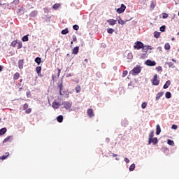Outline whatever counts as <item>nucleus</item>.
<instances>
[{"mask_svg":"<svg viewBox=\"0 0 179 179\" xmlns=\"http://www.w3.org/2000/svg\"><path fill=\"white\" fill-rule=\"evenodd\" d=\"M19 2V0H14L11 3H14V5H18Z\"/></svg>","mask_w":179,"mask_h":179,"instance_id":"49","label":"nucleus"},{"mask_svg":"<svg viewBox=\"0 0 179 179\" xmlns=\"http://www.w3.org/2000/svg\"><path fill=\"white\" fill-rule=\"evenodd\" d=\"M127 75H128V71H123V74H122L123 78H125V76H127Z\"/></svg>","mask_w":179,"mask_h":179,"instance_id":"48","label":"nucleus"},{"mask_svg":"<svg viewBox=\"0 0 179 179\" xmlns=\"http://www.w3.org/2000/svg\"><path fill=\"white\" fill-rule=\"evenodd\" d=\"M167 64L169 65V68H176V66H174V64H173L171 62H168Z\"/></svg>","mask_w":179,"mask_h":179,"instance_id":"35","label":"nucleus"},{"mask_svg":"<svg viewBox=\"0 0 179 179\" xmlns=\"http://www.w3.org/2000/svg\"><path fill=\"white\" fill-rule=\"evenodd\" d=\"M170 85H171V81L167 80L166 83L164 85V89H169Z\"/></svg>","mask_w":179,"mask_h":179,"instance_id":"15","label":"nucleus"},{"mask_svg":"<svg viewBox=\"0 0 179 179\" xmlns=\"http://www.w3.org/2000/svg\"><path fill=\"white\" fill-rule=\"evenodd\" d=\"M129 171H134L135 170V164H132L129 168Z\"/></svg>","mask_w":179,"mask_h":179,"instance_id":"30","label":"nucleus"},{"mask_svg":"<svg viewBox=\"0 0 179 179\" xmlns=\"http://www.w3.org/2000/svg\"><path fill=\"white\" fill-rule=\"evenodd\" d=\"M117 20L118 22V24H122V26H123V24H124V20H122L121 19V17H119V19L118 18L117 19Z\"/></svg>","mask_w":179,"mask_h":179,"instance_id":"29","label":"nucleus"},{"mask_svg":"<svg viewBox=\"0 0 179 179\" xmlns=\"http://www.w3.org/2000/svg\"><path fill=\"white\" fill-rule=\"evenodd\" d=\"M159 84H160V80H157V74L154 75V78L152 79L153 86H159Z\"/></svg>","mask_w":179,"mask_h":179,"instance_id":"4","label":"nucleus"},{"mask_svg":"<svg viewBox=\"0 0 179 179\" xmlns=\"http://www.w3.org/2000/svg\"><path fill=\"white\" fill-rule=\"evenodd\" d=\"M148 45H143L142 50L143 51H146V52H148Z\"/></svg>","mask_w":179,"mask_h":179,"instance_id":"41","label":"nucleus"},{"mask_svg":"<svg viewBox=\"0 0 179 179\" xmlns=\"http://www.w3.org/2000/svg\"><path fill=\"white\" fill-rule=\"evenodd\" d=\"M145 64L147 65V66H155L156 62L150 59H148L145 62Z\"/></svg>","mask_w":179,"mask_h":179,"instance_id":"5","label":"nucleus"},{"mask_svg":"<svg viewBox=\"0 0 179 179\" xmlns=\"http://www.w3.org/2000/svg\"><path fill=\"white\" fill-rule=\"evenodd\" d=\"M59 6H61V5H59V3H55V5L52 6V8L56 10V9H58V8H59Z\"/></svg>","mask_w":179,"mask_h":179,"instance_id":"34","label":"nucleus"},{"mask_svg":"<svg viewBox=\"0 0 179 179\" xmlns=\"http://www.w3.org/2000/svg\"><path fill=\"white\" fill-rule=\"evenodd\" d=\"M3 69V66L0 65V72H2V70Z\"/></svg>","mask_w":179,"mask_h":179,"instance_id":"57","label":"nucleus"},{"mask_svg":"<svg viewBox=\"0 0 179 179\" xmlns=\"http://www.w3.org/2000/svg\"><path fill=\"white\" fill-rule=\"evenodd\" d=\"M36 70L38 75H40V73H41V66L36 67Z\"/></svg>","mask_w":179,"mask_h":179,"instance_id":"32","label":"nucleus"},{"mask_svg":"<svg viewBox=\"0 0 179 179\" xmlns=\"http://www.w3.org/2000/svg\"><path fill=\"white\" fill-rule=\"evenodd\" d=\"M107 23H108L110 24V26H114L117 23V20L109 19L107 20Z\"/></svg>","mask_w":179,"mask_h":179,"instance_id":"8","label":"nucleus"},{"mask_svg":"<svg viewBox=\"0 0 179 179\" xmlns=\"http://www.w3.org/2000/svg\"><path fill=\"white\" fill-rule=\"evenodd\" d=\"M141 58H148V52H145L144 53L141 54Z\"/></svg>","mask_w":179,"mask_h":179,"instance_id":"33","label":"nucleus"},{"mask_svg":"<svg viewBox=\"0 0 179 179\" xmlns=\"http://www.w3.org/2000/svg\"><path fill=\"white\" fill-rule=\"evenodd\" d=\"M128 86H129V87L132 86V83H129V84H128Z\"/></svg>","mask_w":179,"mask_h":179,"instance_id":"62","label":"nucleus"},{"mask_svg":"<svg viewBox=\"0 0 179 179\" xmlns=\"http://www.w3.org/2000/svg\"><path fill=\"white\" fill-rule=\"evenodd\" d=\"M148 50H152V46H150V45H148Z\"/></svg>","mask_w":179,"mask_h":179,"instance_id":"60","label":"nucleus"},{"mask_svg":"<svg viewBox=\"0 0 179 179\" xmlns=\"http://www.w3.org/2000/svg\"><path fill=\"white\" fill-rule=\"evenodd\" d=\"M57 122H62L64 121V116L62 115H59L57 117Z\"/></svg>","mask_w":179,"mask_h":179,"instance_id":"20","label":"nucleus"},{"mask_svg":"<svg viewBox=\"0 0 179 179\" xmlns=\"http://www.w3.org/2000/svg\"><path fill=\"white\" fill-rule=\"evenodd\" d=\"M134 48H135V50H141V48L143 49V43H142L141 41L136 42Z\"/></svg>","mask_w":179,"mask_h":179,"instance_id":"3","label":"nucleus"},{"mask_svg":"<svg viewBox=\"0 0 179 179\" xmlns=\"http://www.w3.org/2000/svg\"><path fill=\"white\" fill-rule=\"evenodd\" d=\"M160 31H162V33H164V31H166V25H162L160 28H159Z\"/></svg>","mask_w":179,"mask_h":179,"instance_id":"31","label":"nucleus"},{"mask_svg":"<svg viewBox=\"0 0 179 179\" xmlns=\"http://www.w3.org/2000/svg\"><path fill=\"white\" fill-rule=\"evenodd\" d=\"M106 142H107V143H108V142H110V138H106Z\"/></svg>","mask_w":179,"mask_h":179,"instance_id":"58","label":"nucleus"},{"mask_svg":"<svg viewBox=\"0 0 179 179\" xmlns=\"http://www.w3.org/2000/svg\"><path fill=\"white\" fill-rule=\"evenodd\" d=\"M9 156V152H6V154L1 157H0V160H5Z\"/></svg>","mask_w":179,"mask_h":179,"instance_id":"19","label":"nucleus"},{"mask_svg":"<svg viewBox=\"0 0 179 179\" xmlns=\"http://www.w3.org/2000/svg\"><path fill=\"white\" fill-rule=\"evenodd\" d=\"M167 143H168V145H169L170 146H174V141H173V140L168 139V140H167Z\"/></svg>","mask_w":179,"mask_h":179,"instance_id":"25","label":"nucleus"},{"mask_svg":"<svg viewBox=\"0 0 179 179\" xmlns=\"http://www.w3.org/2000/svg\"><path fill=\"white\" fill-rule=\"evenodd\" d=\"M125 9H127V6L124 4H121L120 8L117 9V13H124V12H125Z\"/></svg>","mask_w":179,"mask_h":179,"instance_id":"6","label":"nucleus"},{"mask_svg":"<svg viewBox=\"0 0 179 179\" xmlns=\"http://www.w3.org/2000/svg\"><path fill=\"white\" fill-rule=\"evenodd\" d=\"M6 131H7L6 127L1 128L0 129V134L1 135H5V134H6Z\"/></svg>","mask_w":179,"mask_h":179,"instance_id":"21","label":"nucleus"},{"mask_svg":"<svg viewBox=\"0 0 179 179\" xmlns=\"http://www.w3.org/2000/svg\"><path fill=\"white\" fill-rule=\"evenodd\" d=\"M9 139H12V136H8V137H6L3 141V143H6V142H8L9 141Z\"/></svg>","mask_w":179,"mask_h":179,"instance_id":"38","label":"nucleus"},{"mask_svg":"<svg viewBox=\"0 0 179 179\" xmlns=\"http://www.w3.org/2000/svg\"><path fill=\"white\" fill-rule=\"evenodd\" d=\"M124 161L125 162V163H126L127 164H128V163H129V159L127 158V157H125L124 159Z\"/></svg>","mask_w":179,"mask_h":179,"instance_id":"50","label":"nucleus"},{"mask_svg":"<svg viewBox=\"0 0 179 179\" xmlns=\"http://www.w3.org/2000/svg\"><path fill=\"white\" fill-rule=\"evenodd\" d=\"M20 78V74L19 73H15L13 76L14 80H17Z\"/></svg>","mask_w":179,"mask_h":179,"instance_id":"22","label":"nucleus"},{"mask_svg":"<svg viewBox=\"0 0 179 179\" xmlns=\"http://www.w3.org/2000/svg\"><path fill=\"white\" fill-rule=\"evenodd\" d=\"M35 62H36L38 65H40V64H41V58L39 57L35 58Z\"/></svg>","mask_w":179,"mask_h":179,"instance_id":"23","label":"nucleus"},{"mask_svg":"<svg viewBox=\"0 0 179 179\" xmlns=\"http://www.w3.org/2000/svg\"><path fill=\"white\" fill-rule=\"evenodd\" d=\"M78 52H79V47L76 46L73 49V52L72 53L74 54L75 55H76L78 54Z\"/></svg>","mask_w":179,"mask_h":179,"instance_id":"16","label":"nucleus"},{"mask_svg":"<svg viewBox=\"0 0 179 179\" xmlns=\"http://www.w3.org/2000/svg\"><path fill=\"white\" fill-rule=\"evenodd\" d=\"M156 71H157L158 72H160V71H163V69H162V66H159L158 67H156Z\"/></svg>","mask_w":179,"mask_h":179,"instance_id":"46","label":"nucleus"},{"mask_svg":"<svg viewBox=\"0 0 179 179\" xmlns=\"http://www.w3.org/2000/svg\"><path fill=\"white\" fill-rule=\"evenodd\" d=\"M22 41L26 42L29 41V35H25L22 38Z\"/></svg>","mask_w":179,"mask_h":179,"instance_id":"26","label":"nucleus"},{"mask_svg":"<svg viewBox=\"0 0 179 179\" xmlns=\"http://www.w3.org/2000/svg\"><path fill=\"white\" fill-rule=\"evenodd\" d=\"M52 107L55 109L59 108V107H61V104L59 102L54 101L52 104Z\"/></svg>","mask_w":179,"mask_h":179,"instance_id":"9","label":"nucleus"},{"mask_svg":"<svg viewBox=\"0 0 179 179\" xmlns=\"http://www.w3.org/2000/svg\"><path fill=\"white\" fill-rule=\"evenodd\" d=\"M24 64V60L20 59L18 61V68L19 69H23V65Z\"/></svg>","mask_w":179,"mask_h":179,"instance_id":"10","label":"nucleus"},{"mask_svg":"<svg viewBox=\"0 0 179 179\" xmlns=\"http://www.w3.org/2000/svg\"><path fill=\"white\" fill-rule=\"evenodd\" d=\"M17 44V41H13L12 43H11V47H16V45Z\"/></svg>","mask_w":179,"mask_h":179,"instance_id":"43","label":"nucleus"},{"mask_svg":"<svg viewBox=\"0 0 179 179\" xmlns=\"http://www.w3.org/2000/svg\"><path fill=\"white\" fill-rule=\"evenodd\" d=\"M163 94H164V92H160L159 93L157 94V96H156V101H157V100H159L160 99V97H162L163 96Z\"/></svg>","mask_w":179,"mask_h":179,"instance_id":"14","label":"nucleus"},{"mask_svg":"<svg viewBox=\"0 0 179 179\" xmlns=\"http://www.w3.org/2000/svg\"><path fill=\"white\" fill-rule=\"evenodd\" d=\"M164 48L165 50H170L171 47H170V43H165L164 45Z\"/></svg>","mask_w":179,"mask_h":179,"instance_id":"36","label":"nucleus"},{"mask_svg":"<svg viewBox=\"0 0 179 179\" xmlns=\"http://www.w3.org/2000/svg\"><path fill=\"white\" fill-rule=\"evenodd\" d=\"M25 113H26L27 114H30V113H31V108L27 109L26 111H25Z\"/></svg>","mask_w":179,"mask_h":179,"instance_id":"51","label":"nucleus"},{"mask_svg":"<svg viewBox=\"0 0 179 179\" xmlns=\"http://www.w3.org/2000/svg\"><path fill=\"white\" fill-rule=\"evenodd\" d=\"M151 143L153 145H157V143H159V140H157V138L154 137L151 138Z\"/></svg>","mask_w":179,"mask_h":179,"instance_id":"12","label":"nucleus"},{"mask_svg":"<svg viewBox=\"0 0 179 179\" xmlns=\"http://www.w3.org/2000/svg\"><path fill=\"white\" fill-rule=\"evenodd\" d=\"M76 93H80V85H78L76 87Z\"/></svg>","mask_w":179,"mask_h":179,"instance_id":"40","label":"nucleus"},{"mask_svg":"<svg viewBox=\"0 0 179 179\" xmlns=\"http://www.w3.org/2000/svg\"><path fill=\"white\" fill-rule=\"evenodd\" d=\"M23 108L24 110H27V108H29V104L27 103L24 104Z\"/></svg>","mask_w":179,"mask_h":179,"instance_id":"47","label":"nucleus"},{"mask_svg":"<svg viewBox=\"0 0 179 179\" xmlns=\"http://www.w3.org/2000/svg\"><path fill=\"white\" fill-rule=\"evenodd\" d=\"M71 76H73V73H68V74H66V78H71Z\"/></svg>","mask_w":179,"mask_h":179,"instance_id":"53","label":"nucleus"},{"mask_svg":"<svg viewBox=\"0 0 179 179\" xmlns=\"http://www.w3.org/2000/svg\"><path fill=\"white\" fill-rule=\"evenodd\" d=\"M148 106V103H146V102H143L142 104H141V108L143 109H145Z\"/></svg>","mask_w":179,"mask_h":179,"instance_id":"44","label":"nucleus"},{"mask_svg":"<svg viewBox=\"0 0 179 179\" xmlns=\"http://www.w3.org/2000/svg\"><path fill=\"white\" fill-rule=\"evenodd\" d=\"M73 30H79V25L75 24L73 26Z\"/></svg>","mask_w":179,"mask_h":179,"instance_id":"45","label":"nucleus"},{"mask_svg":"<svg viewBox=\"0 0 179 179\" xmlns=\"http://www.w3.org/2000/svg\"><path fill=\"white\" fill-rule=\"evenodd\" d=\"M174 40H176V38H174V37H173V38H171V41H174Z\"/></svg>","mask_w":179,"mask_h":179,"instance_id":"63","label":"nucleus"},{"mask_svg":"<svg viewBox=\"0 0 179 179\" xmlns=\"http://www.w3.org/2000/svg\"><path fill=\"white\" fill-rule=\"evenodd\" d=\"M58 87L59 89V95L60 96H64V94H62V87H63L62 83L59 84Z\"/></svg>","mask_w":179,"mask_h":179,"instance_id":"18","label":"nucleus"},{"mask_svg":"<svg viewBox=\"0 0 179 179\" xmlns=\"http://www.w3.org/2000/svg\"><path fill=\"white\" fill-rule=\"evenodd\" d=\"M151 6H152V8H155V6L153 5V3L151 4Z\"/></svg>","mask_w":179,"mask_h":179,"instance_id":"64","label":"nucleus"},{"mask_svg":"<svg viewBox=\"0 0 179 179\" xmlns=\"http://www.w3.org/2000/svg\"><path fill=\"white\" fill-rule=\"evenodd\" d=\"M18 45H17V50H20V48H22V47H23V43L22 42H19L17 43Z\"/></svg>","mask_w":179,"mask_h":179,"instance_id":"39","label":"nucleus"},{"mask_svg":"<svg viewBox=\"0 0 179 179\" xmlns=\"http://www.w3.org/2000/svg\"><path fill=\"white\" fill-rule=\"evenodd\" d=\"M171 128H172V129H177L178 128V127L176 124H173Z\"/></svg>","mask_w":179,"mask_h":179,"instance_id":"52","label":"nucleus"},{"mask_svg":"<svg viewBox=\"0 0 179 179\" xmlns=\"http://www.w3.org/2000/svg\"><path fill=\"white\" fill-rule=\"evenodd\" d=\"M160 132H162V129L160 128V125L157 124L156 126V135H160Z\"/></svg>","mask_w":179,"mask_h":179,"instance_id":"11","label":"nucleus"},{"mask_svg":"<svg viewBox=\"0 0 179 179\" xmlns=\"http://www.w3.org/2000/svg\"><path fill=\"white\" fill-rule=\"evenodd\" d=\"M141 71H142L141 66H136L132 69L131 73L132 75H138V73H141Z\"/></svg>","mask_w":179,"mask_h":179,"instance_id":"1","label":"nucleus"},{"mask_svg":"<svg viewBox=\"0 0 179 179\" xmlns=\"http://www.w3.org/2000/svg\"><path fill=\"white\" fill-rule=\"evenodd\" d=\"M87 115H89L90 117V118H92V117H93L94 115V114H93V109L87 110Z\"/></svg>","mask_w":179,"mask_h":179,"instance_id":"17","label":"nucleus"},{"mask_svg":"<svg viewBox=\"0 0 179 179\" xmlns=\"http://www.w3.org/2000/svg\"><path fill=\"white\" fill-rule=\"evenodd\" d=\"M154 37H155V38H159V37H160V32H157L155 31L154 32Z\"/></svg>","mask_w":179,"mask_h":179,"instance_id":"28","label":"nucleus"},{"mask_svg":"<svg viewBox=\"0 0 179 179\" xmlns=\"http://www.w3.org/2000/svg\"><path fill=\"white\" fill-rule=\"evenodd\" d=\"M37 15H38V12H37V10H34L29 14V16L30 17H36Z\"/></svg>","mask_w":179,"mask_h":179,"instance_id":"13","label":"nucleus"},{"mask_svg":"<svg viewBox=\"0 0 179 179\" xmlns=\"http://www.w3.org/2000/svg\"><path fill=\"white\" fill-rule=\"evenodd\" d=\"M107 31H108V34H113L114 33V29L109 28Z\"/></svg>","mask_w":179,"mask_h":179,"instance_id":"37","label":"nucleus"},{"mask_svg":"<svg viewBox=\"0 0 179 179\" xmlns=\"http://www.w3.org/2000/svg\"><path fill=\"white\" fill-rule=\"evenodd\" d=\"M117 156H118V155L116 154H113V157H117Z\"/></svg>","mask_w":179,"mask_h":179,"instance_id":"59","label":"nucleus"},{"mask_svg":"<svg viewBox=\"0 0 179 179\" xmlns=\"http://www.w3.org/2000/svg\"><path fill=\"white\" fill-rule=\"evenodd\" d=\"M167 17H169V14L165 13H162V18L163 19H167Z\"/></svg>","mask_w":179,"mask_h":179,"instance_id":"42","label":"nucleus"},{"mask_svg":"<svg viewBox=\"0 0 179 179\" xmlns=\"http://www.w3.org/2000/svg\"><path fill=\"white\" fill-rule=\"evenodd\" d=\"M166 99H171V92H166L165 94Z\"/></svg>","mask_w":179,"mask_h":179,"instance_id":"24","label":"nucleus"},{"mask_svg":"<svg viewBox=\"0 0 179 179\" xmlns=\"http://www.w3.org/2000/svg\"><path fill=\"white\" fill-rule=\"evenodd\" d=\"M128 58H132V53H129Z\"/></svg>","mask_w":179,"mask_h":179,"instance_id":"54","label":"nucleus"},{"mask_svg":"<svg viewBox=\"0 0 179 179\" xmlns=\"http://www.w3.org/2000/svg\"><path fill=\"white\" fill-rule=\"evenodd\" d=\"M68 33H69V30L68 29V28H66L65 29H63L62 31V34L63 35L68 34Z\"/></svg>","mask_w":179,"mask_h":179,"instance_id":"27","label":"nucleus"},{"mask_svg":"<svg viewBox=\"0 0 179 179\" xmlns=\"http://www.w3.org/2000/svg\"><path fill=\"white\" fill-rule=\"evenodd\" d=\"M155 136V131H151L148 137V145H152V138Z\"/></svg>","mask_w":179,"mask_h":179,"instance_id":"7","label":"nucleus"},{"mask_svg":"<svg viewBox=\"0 0 179 179\" xmlns=\"http://www.w3.org/2000/svg\"><path fill=\"white\" fill-rule=\"evenodd\" d=\"M101 47H103V48H106V44L102 43V44L101 45Z\"/></svg>","mask_w":179,"mask_h":179,"instance_id":"56","label":"nucleus"},{"mask_svg":"<svg viewBox=\"0 0 179 179\" xmlns=\"http://www.w3.org/2000/svg\"><path fill=\"white\" fill-rule=\"evenodd\" d=\"M62 106L65 108L66 110H69L71 107H72V102L69 101H63L62 103Z\"/></svg>","mask_w":179,"mask_h":179,"instance_id":"2","label":"nucleus"},{"mask_svg":"<svg viewBox=\"0 0 179 179\" xmlns=\"http://www.w3.org/2000/svg\"><path fill=\"white\" fill-rule=\"evenodd\" d=\"M173 62H177V61L175 59H172Z\"/></svg>","mask_w":179,"mask_h":179,"instance_id":"61","label":"nucleus"},{"mask_svg":"<svg viewBox=\"0 0 179 179\" xmlns=\"http://www.w3.org/2000/svg\"><path fill=\"white\" fill-rule=\"evenodd\" d=\"M62 94H63V96H64V94H68V92H66V91H63Z\"/></svg>","mask_w":179,"mask_h":179,"instance_id":"55","label":"nucleus"}]
</instances>
